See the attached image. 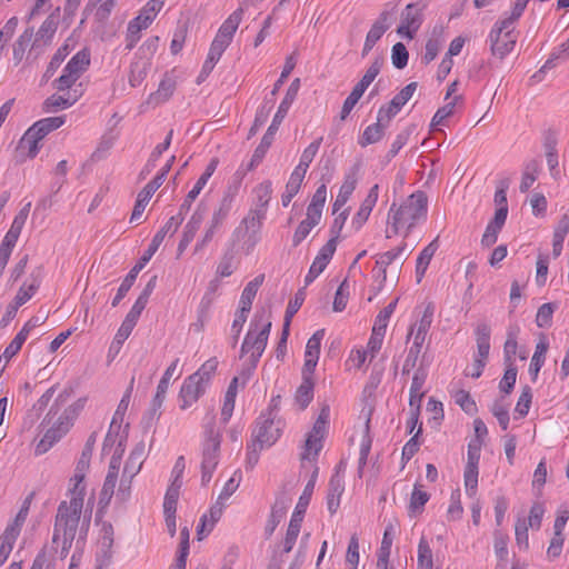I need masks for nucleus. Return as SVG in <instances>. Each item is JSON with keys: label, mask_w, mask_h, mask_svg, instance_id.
<instances>
[{"label": "nucleus", "mask_w": 569, "mask_h": 569, "mask_svg": "<svg viewBox=\"0 0 569 569\" xmlns=\"http://www.w3.org/2000/svg\"><path fill=\"white\" fill-rule=\"evenodd\" d=\"M519 331L518 326H512L508 329L507 340L503 345L505 363L513 365V357L518 348L517 337Z\"/></svg>", "instance_id": "obj_40"}, {"label": "nucleus", "mask_w": 569, "mask_h": 569, "mask_svg": "<svg viewBox=\"0 0 569 569\" xmlns=\"http://www.w3.org/2000/svg\"><path fill=\"white\" fill-rule=\"evenodd\" d=\"M509 405L505 401V397H501L492 403L490 410L497 418L502 430H507L509 427Z\"/></svg>", "instance_id": "obj_48"}, {"label": "nucleus", "mask_w": 569, "mask_h": 569, "mask_svg": "<svg viewBox=\"0 0 569 569\" xmlns=\"http://www.w3.org/2000/svg\"><path fill=\"white\" fill-rule=\"evenodd\" d=\"M325 336V330H317L307 341L305 358L319 359L320 346Z\"/></svg>", "instance_id": "obj_57"}, {"label": "nucleus", "mask_w": 569, "mask_h": 569, "mask_svg": "<svg viewBox=\"0 0 569 569\" xmlns=\"http://www.w3.org/2000/svg\"><path fill=\"white\" fill-rule=\"evenodd\" d=\"M313 492V480H309L303 489L302 495L299 498V501L295 508V511L291 516L287 533L283 540V552L288 553L292 550L298 535L300 532L301 522L303 520V516L306 513L307 507L310 502L311 495Z\"/></svg>", "instance_id": "obj_6"}, {"label": "nucleus", "mask_w": 569, "mask_h": 569, "mask_svg": "<svg viewBox=\"0 0 569 569\" xmlns=\"http://www.w3.org/2000/svg\"><path fill=\"white\" fill-rule=\"evenodd\" d=\"M181 486L182 482L176 481L171 482V485L168 487L163 501L164 513H176Z\"/></svg>", "instance_id": "obj_47"}, {"label": "nucleus", "mask_w": 569, "mask_h": 569, "mask_svg": "<svg viewBox=\"0 0 569 569\" xmlns=\"http://www.w3.org/2000/svg\"><path fill=\"white\" fill-rule=\"evenodd\" d=\"M176 90V82L171 78H164L159 83L158 90L150 94L149 100L156 103L167 101Z\"/></svg>", "instance_id": "obj_42"}, {"label": "nucleus", "mask_w": 569, "mask_h": 569, "mask_svg": "<svg viewBox=\"0 0 569 569\" xmlns=\"http://www.w3.org/2000/svg\"><path fill=\"white\" fill-rule=\"evenodd\" d=\"M43 278V268L42 266L36 267L28 279L23 282V284L18 290L14 300L13 308L18 309L22 305H24L39 289Z\"/></svg>", "instance_id": "obj_12"}, {"label": "nucleus", "mask_w": 569, "mask_h": 569, "mask_svg": "<svg viewBox=\"0 0 569 569\" xmlns=\"http://www.w3.org/2000/svg\"><path fill=\"white\" fill-rule=\"evenodd\" d=\"M433 313H435V306L432 302H428L420 320L418 321V323H416L415 326H412L410 328V331L407 336V339H410L413 331L416 330L412 347L421 349V347L426 340L427 333L431 327V323L433 320Z\"/></svg>", "instance_id": "obj_15"}, {"label": "nucleus", "mask_w": 569, "mask_h": 569, "mask_svg": "<svg viewBox=\"0 0 569 569\" xmlns=\"http://www.w3.org/2000/svg\"><path fill=\"white\" fill-rule=\"evenodd\" d=\"M505 365H506V370H505L502 379L499 382V389L505 395H510L511 391L513 390V387H515V383L517 380L518 370L515 365H509V363H505Z\"/></svg>", "instance_id": "obj_52"}, {"label": "nucleus", "mask_w": 569, "mask_h": 569, "mask_svg": "<svg viewBox=\"0 0 569 569\" xmlns=\"http://www.w3.org/2000/svg\"><path fill=\"white\" fill-rule=\"evenodd\" d=\"M204 218V211L200 210V207L197 208V210L191 216L190 220L184 226L182 236L193 240L197 231L200 229V226Z\"/></svg>", "instance_id": "obj_55"}, {"label": "nucleus", "mask_w": 569, "mask_h": 569, "mask_svg": "<svg viewBox=\"0 0 569 569\" xmlns=\"http://www.w3.org/2000/svg\"><path fill=\"white\" fill-rule=\"evenodd\" d=\"M282 428V420L277 417L273 408H269L257 419L251 440L259 445V449L269 448L279 439Z\"/></svg>", "instance_id": "obj_5"}, {"label": "nucleus", "mask_w": 569, "mask_h": 569, "mask_svg": "<svg viewBox=\"0 0 569 569\" xmlns=\"http://www.w3.org/2000/svg\"><path fill=\"white\" fill-rule=\"evenodd\" d=\"M378 196H379V186L375 184L370 188L367 197L362 201L358 212L356 213V216L352 219L351 223L356 230H359L365 224V222L368 220L373 207L377 203Z\"/></svg>", "instance_id": "obj_21"}, {"label": "nucleus", "mask_w": 569, "mask_h": 569, "mask_svg": "<svg viewBox=\"0 0 569 569\" xmlns=\"http://www.w3.org/2000/svg\"><path fill=\"white\" fill-rule=\"evenodd\" d=\"M31 331V325H24L22 329L16 335L12 341L7 347V356L14 357L21 349L22 345L27 340L29 332Z\"/></svg>", "instance_id": "obj_58"}, {"label": "nucleus", "mask_w": 569, "mask_h": 569, "mask_svg": "<svg viewBox=\"0 0 569 569\" xmlns=\"http://www.w3.org/2000/svg\"><path fill=\"white\" fill-rule=\"evenodd\" d=\"M425 6H420L419 2L409 3L401 12V21L412 29H419L422 23V10Z\"/></svg>", "instance_id": "obj_34"}, {"label": "nucleus", "mask_w": 569, "mask_h": 569, "mask_svg": "<svg viewBox=\"0 0 569 569\" xmlns=\"http://www.w3.org/2000/svg\"><path fill=\"white\" fill-rule=\"evenodd\" d=\"M547 350H548V342L547 341L540 340L536 345V350H535V353H533V356L531 358V362H530V366H529V372L532 376V380H536V378H537L541 367L545 363Z\"/></svg>", "instance_id": "obj_39"}, {"label": "nucleus", "mask_w": 569, "mask_h": 569, "mask_svg": "<svg viewBox=\"0 0 569 569\" xmlns=\"http://www.w3.org/2000/svg\"><path fill=\"white\" fill-rule=\"evenodd\" d=\"M489 40L492 56L502 60L516 46L517 34L515 33V27L505 29L503 23L496 22L489 33Z\"/></svg>", "instance_id": "obj_9"}, {"label": "nucleus", "mask_w": 569, "mask_h": 569, "mask_svg": "<svg viewBox=\"0 0 569 569\" xmlns=\"http://www.w3.org/2000/svg\"><path fill=\"white\" fill-rule=\"evenodd\" d=\"M72 505L73 512L68 511L64 505L59 506L54 519L52 542H58L62 536L61 555L63 556H66L72 547L81 516L80 502L74 500Z\"/></svg>", "instance_id": "obj_4"}, {"label": "nucleus", "mask_w": 569, "mask_h": 569, "mask_svg": "<svg viewBox=\"0 0 569 569\" xmlns=\"http://www.w3.org/2000/svg\"><path fill=\"white\" fill-rule=\"evenodd\" d=\"M555 308L556 305L552 302H547L539 307L536 315V323L539 328H547L551 326Z\"/></svg>", "instance_id": "obj_63"}, {"label": "nucleus", "mask_w": 569, "mask_h": 569, "mask_svg": "<svg viewBox=\"0 0 569 569\" xmlns=\"http://www.w3.org/2000/svg\"><path fill=\"white\" fill-rule=\"evenodd\" d=\"M157 252V249L149 244L148 249L144 251L139 261L133 266V268L129 271L126 278L122 280L120 287L118 288L117 295L113 298L111 305L112 307H117L119 302L126 297L128 291L133 286L138 273L143 269L147 262L152 258V256Z\"/></svg>", "instance_id": "obj_11"}, {"label": "nucleus", "mask_w": 569, "mask_h": 569, "mask_svg": "<svg viewBox=\"0 0 569 569\" xmlns=\"http://www.w3.org/2000/svg\"><path fill=\"white\" fill-rule=\"evenodd\" d=\"M343 480L339 472H336L329 480L327 493V508L333 515L340 506V497L343 492Z\"/></svg>", "instance_id": "obj_23"}, {"label": "nucleus", "mask_w": 569, "mask_h": 569, "mask_svg": "<svg viewBox=\"0 0 569 569\" xmlns=\"http://www.w3.org/2000/svg\"><path fill=\"white\" fill-rule=\"evenodd\" d=\"M184 214H186L184 212H181L179 210L177 216H172L164 223V226L153 236L150 244L158 250L168 233L173 234L177 232L178 228L184 220Z\"/></svg>", "instance_id": "obj_27"}, {"label": "nucleus", "mask_w": 569, "mask_h": 569, "mask_svg": "<svg viewBox=\"0 0 569 569\" xmlns=\"http://www.w3.org/2000/svg\"><path fill=\"white\" fill-rule=\"evenodd\" d=\"M389 16L390 13L387 10H383L379 14V18L371 26L365 40V44L361 52L362 57H366L372 50L377 41H379L383 33L388 30Z\"/></svg>", "instance_id": "obj_17"}, {"label": "nucleus", "mask_w": 569, "mask_h": 569, "mask_svg": "<svg viewBox=\"0 0 569 569\" xmlns=\"http://www.w3.org/2000/svg\"><path fill=\"white\" fill-rule=\"evenodd\" d=\"M477 350L476 357L487 360L490 350V327L489 325L481 322L478 323L475 330Z\"/></svg>", "instance_id": "obj_29"}, {"label": "nucleus", "mask_w": 569, "mask_h": 569, "mask_svg": "<svg viewBox=\"0 0 569 569\" xmlns=\"http://www.w3.org/2000/svg\"><path fill=\"white\" fill-rule=\"evenodd\" d=\"M76 417V409L70 406L57 419L51 428H49L43 438L37 446V452L43 453L58 442L71 428Z\"/></svg>", "instance_id": "obj_8"}, {"label": "nucleus", "mask_w": 569, "mask_h": 569, "mask_svg": "<svg viewBox=\"0 0 569 569\" xmlns=\"http://www.w3.org/2000/svg\"><path fill=\"white\" fill-rule=\"evenodd\" d=\"M194 379L196 378L189 376L188 378L184 379L181 386L179 398L181 400L180 409L182 410H186L187 408L196 403L199 400V398L206 392L207 387Z\"/></svg>", "instance_id": "obj_16"}, {"label": "nucleus", "mask_w": 569, "mask_h": 569, "mask_svg": "<svg viewBox=\"0 0 569 569\" xmlns=\"http://www.w3.org/2000/svg\"><path fill=\"white\" fill-rule=\"evenodd\" d=\"M221 515H222V508L218 507V506H213L209 510L210 521H208L207 515L202 516V518L200 520V525L197 529V535H198L199 540L202 539L203 535H208L212 530L214 523L220 519Z\"/></svg>", "instance_id": "obj_41"}, {"label": "nucleus", "mask_w": 569, "mask_h": 569, "mask_svg": "<svg viewBox=\"0 0 569 569\" xmlns=\"http://www.w3.org/2000/svg\"><path fill=\"white\" fill-rule=\"evenodd\" d=\"M403 104L395 96L387 104H382L378 110V121L389 123L393 117L401 110Z\"/></svg>", "instance_id": "obj_51"}, {"label": "nucleus", "mask_w": 569, "mask_h": 569, "mask_svg": "<svg viewBox=\"0 0 569 569\" xmlns=\"http://www.w3.org/2000/svg\"><path fill=\"white\" fill-rule=\"evenodd\" d=\"M460 497H461V493H460L459 489L451 492L450 505L447 510V518L449 521L459 520L463 513V508H462V505L460 501Z\"/></svg>", "instance_id": "obj_62"}, {"label": "nucleus", "mask_w": 569, "mask_h": 569, "mask_svg": "<svg viewBox=\"0 0 569 569\" xmlns=\"http://www.w3.org/2000/svg\"><path fill=\"white\" fill-rule=\"evenodd\" d=\"M242 13H243L242 9H237L236 11H233L228 17V19L221 24V27L218 30L217 36H219V38H224L231 42L233 34L237 31V29L241 22Z\"/></svg>", "instance_id": "obj_35"}, {"label": "nucleus", "mask_w": 569, "mask_h": 569, "mask_svg": "<svg viewBox=\"0 0 569 569\" xmlns=\"http://www.w3.org/2000/svg\"><path fill=\"white\" fill-rule=\"evenodd\" d=\"M270 329L271 321L269 317H266L264 311L261 313L257 312L241 346V357L250 353L248 361L251 370L256 369L267 347Z\"/></svg>", "instance_id": "obj_2"}, {"label": "nucleus", "mask_w": 569, "mask_h": 569, "mask_svg": "<svg viewBox=\"0 0 569 569\" xmlns=\"http://www.w3.org/2000/svg\"><path fill=\"white\" fill-rule=\"evenodd\" d=\"M233 197L234 196L231 192H227L223 194L219 202V207L213 211L209 223L218 228H220L223 224L224 220L227 219L231 211Z\"/></svg>", "instance_id": "obj_32"}, {"label": "nucleus", "mask_w": 569, "mask_h": 569, "mask_svg": "<svg viewBox=\"0 0 569 569\" xmlns=\"http://www.w3.org/2000/svg\"><path fill=\"white\" fill-rule=\"evenodd\" d=\"M288 503L289 499L284 495L278 496L276 498V501L271 507L270 517L264 527V533L267 538L272 536L277 526L282 520L283 516L286 515Z\"/></svg>", "instance_id": "obj_22"}, {"label": "nucleus", "mask_w": 569, "mask_h": 569, "mask_svg": "<svg viewBox=\"0 0 569 569\" xmlns=\"http://www.w3.org/2000/svg\"><path fill=\"white\" fill-rule=\"evenodd\" d=\"M320 217L315 216L313 213H310L307 211L306 219H303L297 227L293 237H292V246L297 247L299 246L310 233L313 227H316L319 221Z\"/></svg>", "instance_id": "obj_30"}, {"label": "nucleus", "mask_w": 569, "mask_h": 569, "mask_svg": "<svg viewBox=\"0 0 569 569\" xmlns=\"http://www.w3.org/2000/svg\"><path fill=\"white\" fill-rule=\"evenodd\" d=\"M409 59V53L402 42H397L391 49V61L395 68L403 69Z\"/></svg>", "instance_id": "obj_59"}, {"label": "nucleus", "mask_w": 569, "mask_h": 569, "mask_svg": "<svg viewBox=\"0 0 569 569\" xmlns=\"http://www.w3.org/2000/svg\"><path fill=\"white\" fill-rule=\"evenodd\" d=\"M58 29V14L51 13L43 21L37 33L33 36V42L29 54L36 53V57L43 52L44 47L51 44L54 33Z\"/></svg>", "instance_id": "obj_10"}, {"label": "nucleus", "mask_w": 569, "mask_h": 569, "mask_svg": "<svg viewBox=\"0 0 569 569\" xmlns=\"http://www.w3.org/2000/svg\"><path fill=\"white\" fill-rule=\"evenodd\" d=\"M241 233L242 229L236 228V230L232 232L229 247L223 252L219 261V264L217 267V274L221 278L230 277L237 269L238 262L236 260V244L240 240Z\"/></svg>", "instance_id": "obj_13"}, {"label": "nucleus", "mask_w": 569, "mask_h": 569, "mask_svg": "<svg viewBox=\"0 0 569 569\" xmlns=\"http://www.w3.org/2000/svg\"><path fill=\"white\" fill-rule=\"evenodd\" d=\"M253 192L256 197L254 209H263V211L266 212L272 194L271 181L267 180L261 182L254 188Z\"/></svg>", "instance_id": "obj_43"}, {"label": "nucleus", "mask_w": 569, "mask_h": 569, "mask_svg": "<svg viewBox=\"0 0 569 569\" xmlns=\"http://www.w3.org/2000/svg\"><path fill=\"white\" fill-rule=\"evenodd\" d=\"M136 325H137L136 322L131 321L128 318H124V320L122 321L120 328L118 329V332L114 336V339H113V342L111 345V348L117 347V349L119 350L121 345L131 335V332H132L133 328L136 327Z\"/></svg>", "instance_id": "obj_64"}, {"label": "nucleus", "mask_w": 569, "mask_h": 569, "mask_svg": "<svg viewBox=\"0 0 569 569\" xmlns=\"http://www.w3.org/2000/svg\"><path fill=\"white\" fill-rule=\"evenodd\" d=\"M76 100V98L71 100L70 97L52 94L44 100L43 106L46 111H56L72 106Z\"/></svg>", "instance_id": "obj_61"}, {"label": "nucleus", "mask_w": 569, "mask_h": 569, "mask_svg": "<svg viewBox=\"0 0 569 569\" xmlns=\"http://www.w3.org/2000/svg\"><path fill=\"white\" fill-rule=\"evenodd\" d=\"M120 468V460L118 457L112 456L109 462L108 473L106 476L101 492L100 503L108 505L114 493L118 473Z\"/></svg>", "instance_id": "obj_20"}, {"label": "nucleus", "mask_w": 569, "mask_h": 569, "mask_svg": "<svg viewBox=\"0 0 569 569\" xmlns=\"http://www.w3.org/2000/svg\"><path fill=\"white\" fill-rule=\"evenodd\" d=\"M148 66L149 63L147 61L134 62L131 64L129 74V83L131 87H138L142 83L147 77Z\"/></svg>", "instance_id": "obj_60"}, {"label": "nucleus", "mask_w": 569, "mask_h": 569, "mask_svg": "<svg viewBox=\"0 0 569 569\" xmlns=\"http://www.w3.org/2000/svg\"><path fill=\"white\" fill-rule=\"evenodd\" d=\"M313 380L302 379L301 385L297 388L295 400L301 410H305L313 399Z\"/></svg>", "instance_id": "obj_37"}, {"label": "nucleus", "mask_w": 569, "mask_h": 569, "mask_svg": "<svg viewBox=\"0 0 569 569\" xmlns=\"http://www.w3.org/2000/svg\"><path fill=\"white\" fill-rule=\"evenodd\" d=\"M222 433L216 427L214 417L206 423L203 429V440L201 443V483L208 485L219 463L220 447Z\"/></svg>", "instance_id": "obj_3"}, {"label": "nucleus", "mask_w": 569, "mask_h": 569, "mask_svg": "<svg viewBox=\"0 0 569 569\" xmlns=\"http://www.w3.org/2000/svg\"><path fill=\"white\" fill-rule=\"evenodd\" d=\"M327 198V187L326 184H321L317 188L316 192L312 196L311 202L309 203L307 211L313 213L321 218L322 208L325 206Z\"/></svg>", "instance_id": "obj_50"}, {"label": "nucleus", "mask_w": 569, "mask_h": 569, "mask_svg": "<svg viewBox=\"0 0 569 569\" xmlns=\"http://www.w3.org/2000/svg\"><path fill=\"white\" fill-rule=\"evenodd\" d=\"M300 88V79L296 78L287 89L286 96L282 99L278 110L272 119V122L269 127H273L274 130L278 131L280 123L286 118L291 104L297 98L298 91Z\"/></svg>", "instance_id": "obj_19"}, {"label": "nucleus", "mask_w": 569, "mask_h": 569, "mask_svg": "<svg viewBox=\"0 0 569 569\" xmlns=\"http://www.w3.org/2000/svg\"><path fill=\"white\" fill-rule=\"evenodd\" d=\"M266 212L263 209H251L248 214L242 219L241 226L239 228L242 229V233L240 238L244 236V233L252 229L253 231L258 230L261 226V220L264 218Z\"/></svg>", "instance_id": "obj_46"}, {"label": "nucleus", "mask_w": 569, "mask_h": 569, "mask_svg": "<svg viewBox=\"0 0 569 569\" xmlns=\"http://www.w3.org/2000/svg\"><path fill=\"white\" fill-rule=\"evenodd\" d=\"M410 253L411 250L407 248V243L402 242L397 248L380 254L378 260L376 261V264L377 267L387 268L392 262L399 260V267H401Z\"/></svg>", "instance_id": "obj_25"}, {"label": "nucleus", "mask_w": 569, "mask_h": 569, "mask_svg": "<svg viewBox=\"0 0 569 569\" xmlns=\"http://www.w3.org/2000/svg\"><path fill=\"white\" fill-rule=\"evenodd\" d=\"M218 368V359L216 357L207 360L194 373L190 375L194 380L208 387Z\"/></svg>", "instance_id": "obj_38"}, {"label": "nucleus", "mask_w": 569, "mask_h": 569, "mask_svg": "<svg viewBox=\"0 0 569 569\" xmlns=\"http://www.w3.org/2000/svg\"><path fill=\"white\" fill-rule=\"evenodd\" d=\"M421 485L416 483L413 491L410 497L409 509L412 512L421 511L423 506L428 502L430 496L426 491L421 490Z\"/></svg>", "instance_id": "obj_56"}, {"label": "nucleus", "mask_w": 569, "mask_h": 569, "mask_svg": "<svg viewBox=\"0 0 569 569\" xmlns=\"http://www.w3.org/2000/svg\"><path fill=\"white\" fill-rule=\"evenodd\" d=\"M146 456V443L143 441H140L136 445L133 450L130 452V456L128 460L124 463L123 471L124 473L129 476L136 477L143 465Z\"/></svg>", "instance_id": "obj_24"}, {"label": "nucleus", "mask_w": 569, "mask_h": 569, "mask_svg": "<svg viewBox=\"0 0 569 569\" xmlns=\"http://www.w3.org/2000/svg\"><path fill=\"white\" fill-rule=\"evenodd\" d=\"M90 64V53L88 50L83 49L77 52L71 60L64 67V71L70 72L76 76L78 79L80 74L87 70Z\"/></svg>", "instance_id": "obj_33"}, {"label": "nucleus", "mask_w": 569, "mask_h": 569, "mask_svg": "<svg viewBox=\"0 0 569 569\" xmlns=\"http://www.w3.org/2000/svg\"><path fill=\"white\" fill-rule=\"evenodd\" d=\"M538 171V162L536 160H531L528 162L525 167V171L522 173L521 182L519 186L520 192L525 193L527 192L530 187L536 181L537 177L536 173Z\"/></svg>", "instance_id": "obj_54"}, {"label": "nucleus", "mask_w": 569, "mask_h": 569, "mask_svg": "<svg viewBox=\"0 0 569 569\" xmlns=\"http://www.w3.org/2000/svg\"><path fill=\"white\" fill-rule=\"evenodd\" d=\"M157 13L148 10L146 6L144 10L131 20L128 24L127 37H126V49L132 50L140 39V32L142 29H147Z\"/></svg>", "instance_id": "obj_14"}, {"label": "nucleus", "mask_w": 569, "mask_h": 569, "mask_svg": "<svg viewBox=\"0 0 569 569\" xmlns=\"http://www.w3.org/2000/svg\"><path fill=\"white\" fill-rule=\"evenodd\" d=\"M388 123L385 121H378L373 124L368 126L363 133L359 137L358 143L365 148L369 144L379 142L383 136Z\"/></svg>", "instance_id": "obj_28"}, {"label": "nucleus", "mask_w": 569, "mask_h": 569, "mask_svg": "<svg viewBox=\"0 0 569 569\" xmlns=\"http://www.w3.org/2000/svg\"><path fill=\"white\" fill-rule=\"evenodd\" d=\"M427 203L428 198L423 191H417L409 196L398 209H395L396 203H392L388 213L390 227L386 231V237L391 238L402 229L406 230L405 236L407 237L416 223L426 217Z\"/></svg>", "instance_id": "obj_1"}, {"label": "nucleus", "mask_w": 569, "mask_h": 569, "mask_svg": "<svg viewBox=\"0 0 569 569\" xmlns=\"http://www.w3.org/2000/svg\"><path fill=\"white\" fill-rule=\"evenodd\" d=\"M263 280L264 274H259L247 283L240 297L239 309L250 312L254 297L260 286L263 283Z\"/></svg>", "instance_id": "obj_26"}, {"label": "nucleus", "mask_w": 569, "mask_h": 569, "mask_svg": "<svg viewBox=\"0 0 569 569\" xmlns=\"http://www.w3.org/2000/svg\"><path fill=\"white\" fill-rule=\"evenodd\" d=\"M87 470L88 469H82V468L80 470V465H77V467H76L74 475L70 479V481L72 483V487L69 489V492L71 495L70 501L69 502L61 501L59 505V506L64 505L67 507L68 511L73 512L72 503L74 502V500H77V502L78 501L80 502L81 509L83 508V499H84L86 488H84V486H82V482L84 480Z\"/></svg>", "instance_id": "obj_18"}, {"label": "nucleus", "mask_w": 569, "mask_h": 569, "mask_svg": "<svg viewBox=\"0 0 569 569\" xmlns=\"http://www.w3.org/2000/svg\"><path fill=\"white\" fill-rule=\"evenodd\" d=\"M418 566L419 569L433 568L432 550L425 537L420 539L418 545Z\"/></svg>", "instance_id": "obj_49"}, {"label": "nucleus", "mask_w": 569, "mask_h": 569, "mask_svg": "<svg viewBox=\"0 0 569 569\" xmlns=\"http://www.w3.org/2000/svg\"><path fill=\"white\" fill-rule=\"evenodd\" d=\"M133 383H134V378L131 379L126 392L123 393L119 405H118V408L113 415V418H112V421H111V428H114L118 420L121 422L122 419H123V416L129 407V402H130V398H131V393H132V390H133Z\"/></svg>", "instance_id": "obj_53"}, {"label": "nucleus", "mask_w": 569, "mask_h": 569, "mask_svg": "<svg viewBox=\"0 0 569 569\" xmlns=\"http://www.w3.org/2000/svg\"><path fill=\"white\" fill-rule=\"evenodd\" d=\"M437 249H438V243H437V239H435L427 247H425L423 250L418 256L417 264H416V277H417L418 283L422 280L425 272H426L432 257L435 256Z\"/></svg>", "instance_id": "obj_31"}, {"label": "nucleus", "mask_w": 569, "mask_h": 569, "mask_svg": "<svg viewBox=\"0 0 569 569\" xmlns=\"http://www.w3.org/2000/svg\"><path fill=\"white\" fill-rule=\"evenodd\" d=\"M329 417L330 408L328 405H325L322 406L319 416L313 423L311 432L306 439L305 451L301 453L302 460H316V457L322 449V439L329 425Z\"/></svg>", "instance_id": "obj_7"}, {"label": "nucleus", "mask_w": 569, "mask_h": 569, "mask_svg": "<svg viewBox=\"0 0 569 569\" xmlns=\"http://www.w3.org/2000/svg\"><path fill=\"white\" fill-rule=\"evenodd\" d=\"M64 123V117H51L37 121L31 129L42 140L49 132L60 128Z\"/></svg>", "instance_id": "obj_36"}, {"label": "nucleus", "mask_w": 569, "mask_h": 569, "mask_svg": "<svg viewBox=\"0 0 569 569\" xmlns=\"http://www.w3.org/2000/svg\"><path fill=\"white\" fill-rule=\"evenodd\" d=\"M41 139L39 136L36 134V132L31 129V127L26 131V133L22 136V138L19 141V149H27L28 150V157L34 158L40 149L39 142Z\"/></svg>", "instance_id": "obj_45"}, {"label": "nucleus", "mask_w": 569, "mask_h": 569, "mask_svg": "<svg viewBox=\"0 0 569 569\" xmlns=\"http://www.w3.org/2000/svg\"><path fill=\"white\" fill-rule=\"evenodd\" d=\"M461 101H462V96L457 94L453 97V99L450 102H448L443 107L439 108L431 120V123H430L431 128H436L438 126L443 124L445 120L453 114L456 104Z\"/></svg>", "instance_id": "obj_44"}]
</instances>
